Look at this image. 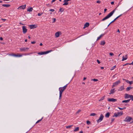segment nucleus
Here are the masks:
<instances>
[{
    "label": "nucleus",
    "instance_id": "nucleus-1",
    "mask_svg": "<svg viewBox=\"0 0 133 133\" xmlns=\"http://www.w3.org/2000/svg\"><path fill=\"white\" fill-rule=\"evenodd\" d=\"M68 85V84H66L64 87H60L59 88V99H61L62 93L66 89Z\"/></svg>",
    "mask_w": 133,
    "mask_h": 133
},
{
    "label": "nucleus",
    "instance_id": "nucleus-2",
    "mask_svg": "<svg viewBox=\"0 0 133 133\" xmlns=\"http://www.w3.org/2000/svg\"><path fill=\"white\" fill-rule=\"evenodd\" d=\"M115 10H113L111 12H110L109 14H108L105 17L103 18L102 19L101 21H104L105 20L109 18L113 15V14L115 12Z\"/></svg>",
    "mask_w": 133,
    "mask_h": 133
},
{
    "label": "nucleus",
    "instance_id": "nucleus-3",
    "mask_svg": "<svg viewBox=\"0 0 133 133\" xmlns=\"http://www.w3.org/2000/svg\"><path fill=\"white\" fill-rule=\"evenodd\" d=\"M9 56H12L16 57H21L23 55L22 54H15L13 53H12L11 54H8Z\"/></svg>",
    "mask_w": 133,
    "mask_h": 133
},
{
    "label": "nucleus",
    "instance_id": "nucleus-4",
    "mask_svg": "<svg viewBox=\"0 0 133 133\" xmlns=\"http://www.w3.org/2000/svg\"><path fill=\"white\" fill-rule=\"evenodd\" d=\"M51 50H49V51H42L41 52H38V54L39 55H44V54H47L50 52H51L52 51Z\"/></svg>",
    "mask_w": 133,
    "mask_h": 133
},
{
    "label": "nucleus",
    "instance_id": "nucleus-5",
    "mask_svg": "<svg viewBox=\"0 0 133 133\" xmlns=\"http://www.w3.org/2000/svg\"><path fill=\"white\" fill-rule=\"evenodd\" d=\"M121 81L120 80H119L113 83V84L112 87V88H113L114 87H115L118 85L120 83Z\"/></svg>",
    "mask_w": 133,
    "mask_h": 133
},
{
    "label": "nucleus",
    "instance_id": "nucleus-6",
    "mask_svg": "<svg viewBox=\"0 0 133 133\" xmlns=\"http://www.w3.org/2000/svg\"><path fill=\"white\" fill-rule=\"evenodd\" d=\"M132 119V118L130 117H127L125 118L124 121L127 122H129L131 121Z\"/></svg>",
    "mask_w": 133,
    "mask_h": 133
},
{
    "label": "nucleus",
    "instance_id": "nucleus-7",
    "mask_svg": "<svg viewBox=\"0 0 133 133\" xmlns=\"http://www.w3.org/2000/svg\"><path fill=\"white\" fill-rule=\"evenodd\" d=\"M103 117L104 116L102 114H101V115L99 119L97 120V122L98 123L99 122H101L103 120Z\"/></svg>",
    "mask_w": 133,
    "mask_h": 133
},
{
    "label": "nucleus",
    "instance_id": "nucleus-8",
    "mask_svg": "<svg viewBox=\"0 0 133 133\" xmlns=\"http://www.w3.org/2000/svg\"><path fill=\"white\" fill-rule=\"evenodd\" d=\"M29 49V48H20V50L21 52H26L28 51Z\"/></svg>",
    "mask_w": 133,
    "mask_h": 133
},
{
    "label": "nucleus",
    "instance_id": "nucleus-9",
    "mask_svg": "<svg viewBox=\"0 0 133 133\" xmlns=\"http://www.w3.org/2000/svg\"><path fill=\"white\" fill-rule=\"evenodd\" d=\"M22 28L23 33L25 34L26 33L27 31V29H26V26H23Z\"/></svg>",
    "mask_w": 133,
    "mask_h": 133
},
{
    "label": "nucleus",
    "instance_id": "nucleus-10",
    "mask_svg": "<svg viewBox=\"0 0 133 133\" xmlns=\"http://www.w3.org/2000/svg\"><path fill=\"white\" fill-rule=\"evenodd\" d=\"M117 99L113 98H109L108 99V101L109 102H115L117 101Z\"/></svg>",
    "mask_w": 133,
    "mask_h": 133
},
{
    "label": "nucleus",
    "instance_id": "nucleus-11",
    "mask_svg": "<svg viewBox=\"0 0 133 133\" xmlns=\"http://www.w3.org/2000/svg\"><path fill=\"white\" fill-rule=\"evenodd\" d=\"M26 7V5H24L22 6H19L18 8L17 9L19 10L20 9H24Z\"/></svg>",
    "mask_w": 133,
    "mask_h": 133
},
{
    "label": "nucleus",
    "instance_id": "nucleus-12",
    "mask_svg": "<svg viewBox=\"0 0 133 133\" xmlns=\"http://www.w3.org/2000/svg\"><path fill=\"white\" fill-rule=\"evenodd\" d=\"M70 0H64L63 2L64 3L63 4V5H67L68 4V1H70Z\"/></svg>",
    "mask_w": 133,
    "mask_h": 133
},
{
    "label": "nucleus",
    "instance_id": "nucleus-13",
    "mask_svg": "<svg viewBox=\"0 0 133 133\" xmlns=\"http://www.w3.org/2000/svg\"><path fill=\"white\" fill-rule=\"evenodd\" d=\"M131 95H130L127 94H125V98H130Z\"/></svg>",
    "mask_w": 133,
    "mask_h": 133
},
{
    "label": "nucleus",
    "instance_id": "nucleus-14",
    "mask_svg": "<svg viewBox=\"0 0 133 133\" xmlns=\"http://www.w3.org/2000/svg\"><path fill=\"white\" fill-rule=\"evenodd\" d=\"M124 89V85L122 86H121L118 89V91H122Z\"/></svg>",
    "mask_w": 133,
    "mask_h": 133
},
{
    "label": "nucleus",
    "instance_id": "nucleus-15",
    "mask_svg": "<svg viewBox=\"0 0 133 133\" xmlns=\"http://www.w3.org/2000/svg\"><path fill=\"white\" fill-rule=\"evenodd\" d=\"M30 27V29H32L35 28H36L35 25H31L29 26Z\"/></svg>",
    "mask_w": 133,
    "mask_h": 133
},
{
    "label": "nucleus",
    "instance_id": "nucleus-16",
    "mask_svg": "<svg viewBox=\"0 0 133 133\" xmlns=\"http://www.w3.org/2000/svg\"><path fill=\"white\" fill-rule=\"evenodd\" d=\"M32 10H33L32 8L31 7H29L27 8V11H29V12H31L32 11Z\"/></svg>",
    "mask_w": 133,
    "mask_h": 133
},
{
    "label": "nucleus",
    "instance_id": "nucleus-17",
    "mask_svg": "<svg viewBox=\"0 0 133 133\" xmlns=\"http://www.w3.org/2000/svg\"><path fill=\"white\" fill-rule=\"evenodd\" d=\"M115 89H111L110 90V93H109L110 94H114L115 91Z\"/></svg>",
    "mask_w": 133,
    "mask_h": 133
},
{
    "label": "nucleus",
    "instance_id": "nucleus-18",
    "mask_svg": "<svg viewBox=\"0 0 133 133\" xmlns=\"http://www.w3.org/2000/svg\"><path fill=\"white\" fill-rule=\"evenodd\" d=\"M89 23H88L87 22L85 23V24L84 25V27L83 28L84 29L85 28L88 27L89 25Z\"/></svg>",
    "mask_w": 133,
    "mask_h": 133
},
{
    "label": "nucleus",
    "instance_id": "nucleus-19",
    "mask_svg": "<svg viewBox=\"0 0 133 133\" xmlns=\"http://www.w3.org/2000/svg\"><path fill=\"white\" fill-rule=\"evenodd\" d=\"M132 89V87H128L126 89V91H129L131 89Z\"/></svg>",
    "mask_w": 133,
    "mask_h": 133
},
{
    "label": "nucleus",
    "instance_id": "nucleus-20",
    "mask_svg": "<svg viewBox=\"0 0 133 133\" xmlns=\"http://www.w3.org/2000/svg\"><path fill=\"white\" fill-rule=\"evenodd\" d=\"M59 32H57L55 33V35L56 37H59Z\"/></svg>",
    "mask_w": 133,
    "mask_h": 133
},
{
    "label": "nucleus",
    "instance_id": "nucleus-21",
    "mask_svg": "<svg viewBox=\"0 0 133 133\" xmlns=\"http://www.w3.org/2000/svg\"><path fill=\"white\" fill-rule=\"evenodd\" d=\"M2 6H3L5 7H9L10 6V4H3L2 5Z\"/></svg>",
    "mask_w": 133,
    "mask_h": 133
},
{
    "label": "nucleus",
    "instance_id": "nucleus-22",
    "mask_svg": "<svg viewBox=\"0 0 133 133\" xmlns=\"http://www.w3.org/2000/svg\"><path fill=\"white\" fill-rule=\"evenodd\" d=\"M125 82L128 83L129 84H131L132 83H133V81H129V80H125Z\"/></svg>",
    "mask_w": 133,
    "mask_h": 133
},
{
    "label": "nucleus",
    "instance_id": "nucleus-23",
    "mask_svg": "<svg viewBox=\"0 0 133 133\" xmlns=\"http://www.w3.org/2000/svg\"><path fill=\"white\" fill-rule=\"evenodd\" d=\"M104 35V34H102L99 37H98L97 39V40H98L100 39V38L102 36H103Z\"/></svg>",
    "mask_w": 133,
    "mask_h": 133
},
{
    "label": "nucleus",
    "instance_id": "nucleus-24",
    "mask_svg": "<svg viewBox=\"0 0 133 133\" xmlns=\"http://www.w3.org/2000/svg\"><path fill=\"white\" fill-rule=\"evenodd\" d=\"M130 99H128L127 100H124V101H122V103H125L129 102L130 101Z\"/></svg>",
    "mask_w": 133,
    "mask_h": 133
},
{
    "label": "nucleus",
    "instance_id": "nucleus-25",
    "mask_svg": "<svg viewBox=\"0 0 133 133\" xmlns=\"http://www.w3.org/2000/svg\"><path fill=\"white\" fill-rule=\"evenodd\" d=\"M118 116H120L122 115L123 114V112H118L117 113Z\"/></svg>",
    "mask_w": 133,
    "mask_h": 133
},
{
    "label": "nucleus",
    "instance_id": "nucleus-26",
    "mask_svg": "<svg viewBox=\"0 0 133 133\" xmlns=\"http://www.w3.org/2000/svg\"><path fill=\"white\" fill-rule=\"evenodd\" d=\"M105 44V42L104 41H103L101 42L100 44L102 45H104Z\"/></svg>",
    "mask_w": 133,
    "mask_h": 133
},
{
    "label": "nucleus",
    "instance_id": "nucleus-27",
    "mask_svg": "<svg viewBox=\"0 0 133 133\" xmlns=\"http://www.w3.org/2000/svg\"><path fill=\"white\" fill-rule=\"evenodd\" d=\"M79 130V128L78 127L75 128V129L74 130V131L75 132L78 131Z\"/></svg>",
    "mask_w": 133,
    "mask_h": 133
},
{
    "label": "nucleus",
    "instance_id": "nucleus-28",
    "mask_svg": "<svg viewBox=\"0 0 133 133\" xmlns=\"http://www.w3.org/2000/svg\"><path fill=\"white\" fill-rule=\"evenodd\" d=\"M110 114L109 112H107L105 115V117L107 118L108 117H109Z\"/></svg>",
    "mask_w": 133,
    "mask_h": 133
},
{
    "label": "nucleus",
    "instance_id": "nucleus-29",
    "mask_svg": "<svg viewBox=\"0 0 133 133\" xmlns=\"http://www.w3.org/2000/svg\"><path fill=\"white\" fill-rule=\"evenodd\" d=\"M105 97V96H104L103 97H102L101 99L99 100V101H101L104 99V97Z\"/></svg>",
    "mask_w": 133,
    "mask_h": 133
},
{
    "label": "nucleus",
    "instance_id": "nucleus-30",
    "mask_svg": "<svg viewBox=\"0 0 133 133\" xmlns=\"http://www.w3.org/2000/svg\"><path fill=\"white\" fill-rule=\"evenodd\" d=\"M64 9L62 8H60L59 9V11L61 12H62L64 11Z\"/></svg>",
    "mask_w": 133,
    "mask_h": 133
},
{
    "label": "nucleus",
    "instance_id": "nucleus-31",
    "mask_svg": "<svg viewBox=\"0 0 133 133\" xmlns=\"http://www.w3.org/2000/svg\"><path fill=\"white\" fill-rule=\"evenodd\" d=\"M116 65H115V66H113L110 69V70H113L114 69L116 68Z\"/></svg>",
    "mask_w": 133,
    "mask_h": 133
},
{
    "label": "nucleus",
    "instance_id": "nucleus-32",
    "mask_svg": "<svg viewBox=\"0 0 133 133\" xmlns=\"http://www.w3.org/2000/svg\"><path fill=\"white\" fill-rule=\"evenodd\" d=\"M122 58H123V59H122V61H124L126 60L127 59L128 57H126L124 58V56H123Z\"/></svg>",
    "mask_w": 133,
    "mask_h": 133
},
{
    "label": "nucleus",
    "instance_id": "nucleus-33",
    "mask_svg": "<svg viewBox=\"0 0 133 133\" xmlns=\"http://www.w3.org/2000/svg\"><path fill=\"white\" fill-rule=\"evenodd\" d=\"M73 125H69V126H68L66 127V128H70L71 127L73 126Z\"/></svg>",
    "mask_w": 133,
    "mask_h": 133
},
{
    "label": "nucleus",
    "instance_id": "nucleus-34",
    "mask_svg": "<svg viewBox=\"0 0 133 133\" xmlns=\"http://www.w3.org/2000/svg\"><path fill=\"white\" fill-rule=\"evenodd\" d=\"M43 118V117H42L41 119L38 120L36 122V124H37L39 122H40L42 119Z\"/></svg>",
    "mask_w": 133,
    "mask_h": 133
},
{
    "label": "nucleus",
    "instance_id": "nucleus-35",
    "mask_svg": "<svg viewBox=\"0 0 133 133\" xmlns=\"http://www.w3.org/2000/svg\"><path fill=\"white\" fill-rule=\"evenodd\" d=\"M96 114L94 113H92L90 114V116H96Z\"/></svg>",
    "mask_w": 133,
    "mask_h": 133
},
{
    "label": "nucleus",
    "instance_id": "nucleus-36",
    "mask_svg": "<svg viewBox=\"0 0 133 133\" xmlns=\"http://www.w3.org/2000/svg\"><path fill=\"white\" fill-rule=\"evenodd\" d=\"M117 19V17H116L113 21H112V22H111L110 23V24H111V23H112L114 22L115 21H116Z\"/></svg>",
    "mask_w": 133,
    "mask_h": 133
},
{
    "label": "nucleus",
    "instance_id": "nucleus-37",
    "mask_svg": "<svg viewBox=\"0 0 133 133\" xmlns=\"http://www.w3.org/2000/svg\"><path fill=\"white\" fill-rule=\"evenodd\" d=\"M114 116H115V117H117V116H118V115L117 114V113H115L114 114Z\"/></svg>",
    "mask_w": 133,
    "mask_h": 133
},
{
    "label": "nucleus",
    "instance_id": "nucleus-38",
    "mask_svg": "<svg viewBox=\"0 0 133 133\" xmlns=\"http://www.w3.org/2000/svg\"><path fill=\"white\" fill-rule=\"evenodd\" d=\"M81 111V110H78L76 112V114H79Z\"/></svg>",
    "mask_w": 133,
    "mask_h": 133
},
{
    "label": "nucleus",
    "instance_id": "nucleus-39",
    "mask_svg": "<svg viewBox=\"0 0 133 133\" xmlns=\"http://www.w3.org/2000/svg\"><path fill=\"white\" fill-rule=\"evenodd\" d=\"M92 80L93 81H94L96 82L98 81V80L96 79H92Z\"/></svg>",
    "mask_w": 133,
    "mask_h": 133
},
{
    "label": "nucleus",
    "instance_id": "nucleus-40",
    "mask_svg": "<svg viewBox=\"0 0 133 133\" xmlns=\"http://www.w3.org/2000/svg\"><path fill=\"white\" fill-rule=\"evenodd\" d=\"M87 123L88 125H89L90 123V121H87Z\"/></svg>",
    "mask_w": 133,
    "mask_h": 133
},
{
    "label": "nucleus",
    "instance_id": "nucleus-41",
    "mask_svg": "<svg viewBox=\"0 0 133 133\" xmlns=\"http://www.w3.org/2000/svg\"><path fill=\"white\" fill-rule=\"evenodd\" d=\"M53 21L52 23H54L55 22H56V19L55 18H53Z\"/></svg>",
    "mask_w": 133,
    "mask_h": 133
},
{
    "label": "nucleus",
    "instance_id": "nucleus-42",
    "mask_svg": "<svg viewBox=\"0 0 133 133\" xmlns=\"http://www.w3.org/2000/svg\"><path fill=\"white\" fill-rule=\"evenodd\" d=\"M130 98L133 101V95H131Z\"/></svg>",
    "mask_w": 133,
    "mask_h": 133
},
{
    "label": "nucleus",
    "instance_id": "nucleus-43",
    "mask_svg": "<svg viewBox=\"0 0 133 133\" xmlns=\"http://www.w3.org/2000/svg\"><path fill=\"white\" fill-rule=\"evenodd\" d=\"M49 11L52 12H53L55 11V10L53 9H50L49 10Z\"/></svg>",
    "mask_w": 133,
    "mask_h": 133
},
{
    "label": "nucleus",
    "instance_id": "nucleus-44",
    "mask_svg": "<svg viewBox=\"0 0 133 133\" xmlns=\"http://www.w3.org/2000/svg\"><path fill=\"white\" fill-rule=\"evenodd\" d=\"M109 55H110L111 56L113 55H114V54L112 52H110V53Z\"/></svg>",
    "mask_w": 133,
    "mask_h": 133
},
{
    "label": "nucleus",
    "instance_id": "nucleus-45",
    "mask_svg": "<svg viewBox=\"0 0 133 133\" xmlns=\"http://www.w3.org/2000/svg\"><path fill=\"white\" fill-rule=\"evenodd\" d=\"M42 14V13H38V15L39 16H41Z\"/></svg>",
    "mask_w": 133,
    "mask_h": 133
},
{
    "label": "nucleus",
    "instance_id": "nucleus-46",
    "mask_svg": "<svg viewBox=\"0 0 133 133\" xmlns=\"http://www.w3.org/2000/svg\"><path fill=\"white\" fill-rule=\"evenodd\" d=\"M97 61L98 64H100L101 63L100 62L98 59L97 60Z\"/></svg>",
    "mask_w": 133,
    "mask_h": 133
},
{
    "label": "nucleus",
    "instance_id": "nucleus-47",
    "mask_svg": "<svg viewBox=\"0 0 133 133\" xmlns=\"http://www.w3.org/2000/svg\"><path fill=\"white\" fill-rule=\"evenodd\" d=\"M36 43V42L35 41H34L31 42V43L32 44H34Z\"/></svg>",
    "mask_w": 133,
    "mask_h": 133
},
{
    "label": "nucleus",
    "instance_id": "nucleus-48",
    "mask_svg": "<svg viewBox=\"0 0 133 133\" xmlns=\"http://www.w3.org/2000/svg\"><path fill=\"white\" fill-rule=\"evenodd\" d=\"M29 54V53H27V54H24L23 55H29L30 54Z\"/></svg>",
    "mask_w": 133,
    "mask_h": 133
},
{
    "label": "nucleus",
    "instance_id": "nucleus-49",
    "mask_svg": "<svg viewBox=\"0 0 133 133\" xmlns=\"http://www.w3.org/2000/svg\"><path fill=\"white\" fill-rule=\"evenodd\" d=\"M107 9L106 8L105 9H104V13H105V12L107 11Z\"/></svg>",
    "mask_w": 133,
    "mask_h": 133
},
{
    "label": "nucleus",
    "instance_id": "nucleus-50",
    "mask_svg": "<svg viewBox=\"0 0 133 133\" xmlns=\"http://www.w3.org/2000/svg\"><path fill=\"white\" fill-rule=\"evenodd\" d=\"M101 1H97V3H101Z\"/></svg>",
    "mask_w": 133,
    "mask_h": 133
},
{
    "label": "nucleus",
    "instance_id": "nucleus-51",
    "mask_svg": "<svg viewBox=\"0 0 133 133\" xmlns=\"http://www.w3.org/2000/svg\"><path fill=\"white\" fill-rule=\"evenodd\" d=\"M122 14L118 16H117V17H116L117 18H119V17H120L122 15Z\"/></svg>",
    "mask_w": 133,
    "mask_h": 133
},
{
    "label": "nucleus",
    "instance_id": "nucleus-52",
    "mask_svg": "<svg viewBox=\"0 0 133 133\" xmlns=\"http://www.w3.org/2000/svg\"><path fill=\"white\" fill-rule=\"evenodd\" d=\"M1 20L3 21H5L6 20V19H3V18H2L1 19Z\"/></svg>",
    "mask_w": 133,
    "mask_h": 133
},
{
    "label": "nucleus",
    "instance_id": "nucleus-53",
    "mask_svg": "<svg viewBox=\"0 0 133 133\" xmlns=\"http://www.w3.org/2000/svg\"><path fill=\"white\" fill-rule=\"evenodd\" d=\"M129 65H133V61H132V62L131 63H129Z\"/></svg>",
    "mask_w": 133,
    "mask_h": 133
},
{
    "label": "nucleus",
    "instance_id": "nucleus-54",
    "mask_svg": "<svg viewBox=\"0 0 133 133\" xmlns=\"http://www.w3.org/2000/svg\"><path fill=\"white\" fill-rule=\"evenodd\" d=\"M111 4L112 5H113L114 4V2H112L111 3Z\"/></svg>",
    "mask_w": 133,
    "mask_h": 133
},
{
    "label": "nucleus",
    "instance_id": "nucleus-55",
    "mask_svg": "<svg viewBox=\"0 0 133 133\" xmlns=\"http://www.w3.org/2000/svg\"><path fill=\"white\" fill-rule=\"evenodd\" d=\"M0 40H1V41H2L3 40V38L2 37H1L0 38Z\"/></svg>",
    "mask_w": 133,
    "mask_h": 133
},
{
    "label": "nucleus",
    "instance_id": "nucleus-56",
    "mask_svg": "<svg viewBox=\"0 0 133 133\" xmlns=\"http://www.w3.org/2000/svg\"><path fill=\"white\" fill-rule=\"evenodd\" d=\"M118 109H119L120 110H123V109L122 108H121L119 107H118Z\"/></svg>",
    "mask_w": 133,
    "mask_h": 133
},
{
    "label": "nucleus",
    "instance_id": "nucleus-57",
    "mask_svg": "<svg viewBox=\"0 0 133 133\" xmlns=\"http://www.w3.org/2000/svg\"><path fill=\"white\" fill-rule=\"evenodd\" d=\"M56 0H52L51 1V3H52L54 2Z\"/></svg>",
    "mask_w": 133,
    "mask_h": 133
},
{
    "label": "nucleus",
    "instance_id": "nucleus-58",
    "mask_svg": "<svg viewBox=\"0 0 133 133\" xmlns=\"http://www.w3.org/2000/svg\"><path fill=\"white\" fill-rule=\"evenodd\" d=\"M87 79L86 77H84L83 78V80H85V79Z\"/></svg>",
    "mask_w": 133,
    "mask_h": 133
},
{
    "label": "nucleus",
    "instance_id": "nucleus-59",
    "mask_svg": "<svg viewBox=\"0 0 133 133\" xmlns=\"http://www.w3.org/2000/svg\"><path fill=\"white\" fill-rule=\"evenodd\" d=\"M114 119H111V121H112V122H113V121H114Z\"/></svg>",
    "mask_w": 133,
    "mask_h": 133
},
{
    "label": "nucleus",
    "instance_id": "nucleus-60",
    "mask_svg": "<svg viewBox=\"0 0 133 133\" xmlns=\"http://www.w3.org/2000/svg\"><path fill=\"white\" fill-rule=\"evenodd\" d=\"M40 45L41 46H42L43 45V44L42 43H41L40 44Z\"/></svg>",
    "mask_w": 133,
    "mask_h": 133
},
{
    "label": "nucleus",
    "instance_id": "nucleus-61",
    "mask_svg": "<svg viewBox=\"0 0 133 133\" xmlns=\"http://www.w3.org/2000/svg\"><path fill=\"white\" fill-rule=\"evenodd\" d=\"M101 69H103L104 68L103 67H101Z\"/></svg>",
    "mask_w": 133,
    "mask_h": 133
},
{
    "label": "nucleus",
    "instance_id": "nucleus-62",
    "mask_svg": "<svg viewBox=\"0 0 133 133\" xmlns=\"http://www.w3.org/2000/svg\"><path fill=\"white\" fill-rule=\"evenodd\" d=\"M79 133H83V132L82 131H81L79 132Z\"/></svg>",
    "mask_w": 133,
    "mask_h": 133
},
{
    "label": "nucleus",
    "instance_id": "nucleus-63",
    "mask_svg": "<svg viewBox=\"0 0 133 133\" xmlns=\"http://www.w3.org/2000/svg\"><path fill=\"white\" fill-rule=\"evenodd\" d=\"M117 32H118L119 33L120 32V31L119 29L118 30Z\"/></svg>",
    "mask_w": 133,
    "mask_h": 133
},
{
    "label": "nucleus",
    "instance_id": "nucleus-64",
    "mask_svg": "<svg viewBox=\"0 0 133 133\" xmlns=\"http://www.w3.org/2000/svg\"><path fill=\"white\" fill-rule=\"evenodd\" d=\"M19 24H21L22 25H24V24H22V23H21V22H20L19 23Z\"/></svg>",
    "mask_w": 133,
    "mask_h": 133
}]
</instances>
